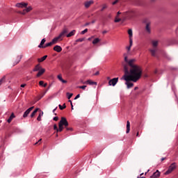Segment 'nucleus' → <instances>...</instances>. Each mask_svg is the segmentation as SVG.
Here are the masks:
<instances>
[{"instance_id": "nucleus-64", "label": "nucleus", "mask_w": 178, "mask_h": 178, "mask_svg": "<svg viewBox=\"0 0 178 178\" xmlns=\"http://www.w3.org/2000/svg\"><path fill=\"white\" fill-rule=\"evenodd\" d=\"M68 102H70V104H71V105H72V104H73V103L72 102V100H69Z\"/></svg>"}, {"instance_id": "nucleus-2", "label": "nucleus", "mask_w": 178, "mask_h": 178, "mask_svg": "<svg viewBox=\"0 0 178 178\" xmlns=\"http://www.w3.org/2000/svg\"><path fill=\"white\" fill-rule=\"evenodd\" d=\"M124 62H126V65H124V66H127L129 70H131V66L130 65V62H131V65L132 66H136V67H138V69H141V67L137 65H135L136 63V59H131L129 60V59L127 58V56L126 54H124Z\"/></svg>"}, {"instance_id": "nucleus-23", "label": "nucleus", "mask_w": 178, "mask_h": 178, "mask_svg": "<svg viewBox=\"0 0 178 178\" xmlns=\"http://www.w3.org/2000/svg\"><path fill=\"white\" fill-rule=\"evenodd\" d=\"M122 2H129V1H133V0H121ZM120 2V0H115L112 3V5H116V3H119Z\"/></svg>"}, {"instance_id": "nucleus-33", "label": "nucleus", "mask_w": 178, "mask_h": 178, "mask_svg": "<svg viewBox=\"0 0 178 178\" xmlns=\"http://www.w3.org/2000/svg\"><path fill=\"white\" fill-rule=\"evenodd\" d=\"M58 106H59L60 111H63V109H65L66 108V104H64L63 105V106H62V105L60 104V105H58Z\"/></svg>"}, {"instance_id": "nucleus-12", "label": "nucleus", "mask_w": 178, "mask_h": 178, "mask_svg": "<svg viewBox=\"0 0 178 178\" xmlns=\"http://www.w3.org/2000/svg\"><path fill=\"white\" fill-rule=\"evenodd\" d=\"M33 8L31 7H28L26 9L24 10L23 12L19 11L18 13L20 15H26V13H29L30 10H31Z\"/></svg>"}, {"instance_id": "nucleus-10", "label": "nucleus", "mask_w": 178, "mask_h": 178, "mask_svg": "<svg viewBox=\"0 0 178 178\" xmlns=\"http://www.w3.org/2000/svg\"><path fill=\"white\" fill-rule=\"evenodd\" d=\"M83 5L86 9H88V8L91 6V5H94V1L90 0V1H85Z\"/></svg>"}, {"instance_id": "nucleus-3", "label": "nucleus", "mask_w": 178, "mask_h": 178, "mask_svg": "<svg viewBox=\"0 0 178 178\" xmlns=\"http://www.w3.org/2000/svg\"><path fill=\"white\" fill-rule=\"evenodd\" d=\"M158 40L152 41V45L153 48L149 49L152 56H156V52H158Z\"/></svg>"}, {"instance_id": "nucleus-14", "label": "nucleus", "mask_w": 178, "mask_h": 178, "mask_svg": "<svg viewBox=\"0 0 178 178\" xmlns=\"http://www.w3.org/2000/svg\"><path fill=\"white\" fill-rule=\"evenodd\" d=\"M161 176V172L159 170H156L155 172L153 173V175L150 177V178H158Z\"/></svg>"}, {"instance_id": "nucleus-24", "label": "nucleus", "mask_w": 178, "mask_h": 178, "mask_svg": "<svg viewBox=\"0 0 178 178\" xmlns=\"http://www.w3.org/2000/svg\"><path fill=\"white\" fill-rule=\"evenodd\" d=\"M130 133V121L127 122V134Z\"/></svg>"}, {"instance_id": "nucleus-61", "label": "nucleus", "mask_w": 178, "mask_h": 178, "mask_svg": "<svg viewBox=\"0 0 178 178\" xmlns=\"http://www.w3.org/2000/svg\"><path fill=\"white\" fill-rule=\"evenodd\" d=\"M55 111H56V108L53 110V113H55Z\"/></svg>"}, {"instance_id": "nucleus-46", "label": "nucleus", "mask_w": 178, "mask_h": 178, "mask_svg": "<svg viewBox=\"0 0 178 178\" xmlns=\"http://www.w3.org/2000/svg\"><path fill=\"white\" fill-rule=\"evenodd\" d=\"M39 85H40V86H44V82H43V81H40L39 82Z\"/></svg>"}, {"instance_id": "nucleus-51", "label": "nucleus", "mask_w": 178, "mask_h": 178, "mask_svg": "<svg viewBox=\"0 0 178 178\" xmlns=\"http://www.w3.org/2000/svg\"><path fill=\"white\" fill-rule=\"evenodd\" d=\"M26 86V83L22 84V85H21V87H22V88H24V87H25Z\"/></svg>"}, {"instance_id": "nucleus-47", "label": "nucleus", "mask_w": 178, "mask_h": 178, "mask_svg": "<svg viewBox=\"0 0 178 178\" xmlns=\"http://www.w3.org/2000/svg\"><path fill=\"white\" fill-rule=\"evenodd\" d=\"M60 81H61V83H63L64 84H65L66 83H67V81L64 80V79L61 80Z\"/></svg>"}, {"instance_id": "nucleus-55", "label": "nucleus", "mask_w": 178, "mask_h": 178, "mask_svg": "<svg viewBox=\"0 0 178 178\" xmlns=\"http://www.w3.org/2000/svg\"><path fill=\"white\" fill-rule=\"evenodd\" d=\"M47 86H48L47 83H43V87H47Z\"/></svg>"}, {"instance_id": "nucleus-48", "label": "nucleus", "mask_w": 178, "mask_h": 178, "mask_svg": "<svg viewBox=\"0 0 178 178\" xmlns=\"http://www.w3.org/2000/svg\"><path fill=\"white\" fill-rule=\"evenodd\" d=\"M60 81H61V83H63L64 84H65L66 83H67V81L64 80V79L61 80Z\"/></svg>"}, {"instance_id": "nucleus-36", "label": "nucleus", "mask_w": 178, "mask_h": 178, "mask_svg": "<svg viewBox=\"0 0 178 178\" xmlns=\"http://www.w3.org/2000/svg\"><path fill=\"white\" fill-rule=\"evenodd\" d=\"M41 141H42V138H40L38 142H36L34 145H37L41 144Z\"/></svg>"}, {"instance_id": "nucleus-38", "label": "nucleus", "mask_w": 178, "mask_h": 178, "mask_svg": "<svg viewBox=\"0 0 178 178\" xmlns=\"http://www.w3.org/2000/svg\"><path fill=\"white\" fill-rule=\"evenodd\" d=\"M78 88H81V90H86V88H87V86H78Z\"/></svg>"}, {"instance_id": "nucleus-58", "label": "nucleus", "mask_w": 178, "mask_h": 178, "mask_svg": "<svg viewBox=\"0 0 178 178\" xmlns=\"http://www.w3.org/2000/svg\"><path fill=\"white\" fill-rule=\"evenodd\" d=\"M165 159H166V158H162L161 161L163 162V161H165Z\"/></svg>"}, {"instance_id": "nucleus-15", "label": "nucleus", "mask_w": 178, "mask_h": 178, "mask_svg": "<svg viewBox=\"0 0 178 178\" xmlns=\"http://www.w3.org/2000/svg\"><path fill=\"white\" fill-rule=\"evenodd\" d=\"M17 8H26L27 3H18L15 5Z\"/></svg>"}, {"instance_id": "nucleus-6", "label": "nucleus", "mask_w": 178, "mask_h": 178, "mask_svg": "<svg viewBox=\"0 0 178 178\" xmlns=\"http://www.w3.org/2000/svg\"><path fill=\"white\" fill-rule=\"evenodd\" d=\"M145 31L147 34H151V22L149 19H144Z\"/></svg>"}, {"instance_id": "nucleus-45", "label": "nucleus", "mask_w": 178, "mask_h": 178, "mask_svg": "<svg viewBox=\"0 0 178 178\" xmlns=\"http://www.w3.org/2000/svg\"><path fill=\"white\" fill-rule=\"evenodd\" d=\"M65 129H66V130L67 131H69L70 130L72 131V130H73V129L72 128H69V127H65Z\"/></svg>"}, {"instance_id": "nucleus-49", "label": "nucleus", "mask_w": 178, "mask_h": 178, "mask_svg": "<svg viewBox=\"0 0 178 178\" xmlns=\"http://www.w3.org/2000/svg\"><path fill=\"white\" fill-rule=\"evenodd\" d=\"M79 97H80V94L77 95L75 97L74 99H78V98H79Z\"/></svg>"}, {"instance_id": "nucleus-56", "label": "nucleus", "mask_w": 178, "mask_h": 178, "mask_svg": "<svg viewBox=\"0 0 178 178\" xmlns=\"http://www.w3.org/2000/svg\"><path fill=\"white\" fill-rule=\"evenodd\" d=\"M106 33H108V31H103V34H106Z\"/></svg>"}, {"instance_id": "nucleus-29", "label": "nucleus", "mask_w": 178, "mask_h": 178, "mask_svg": "<svg viewBox=\"0 0 178 178\" xmlns=\"http://www.w3.org/2000/svg\"><path fill=\"white\" fill-rule=\"evenodd\" d=\"M44 115V112H40L39 115L37 118V120H38V122H41V117Z\"/></svg>"}, {"instance_id": "nucleus-25", "label": "nucleus", "mask_w": 178, "mask_h": 178, "mask_svg": "<svg viewBox=\"0 0 178 178\" xmlns=\"http://www.w3.org/2000/svg\"><path fill=\"white\" fill-rule=\"evenodd\" d=\"M76 34V30H73L70 33H68L67 35V37L69 38V37H73V35H74Z\"/></svg>"}, {"instance_id": "nucleus-8", "label": "nucleus", "mask_w": 178, "mask_h": 178, "mask_svg": "<svg viewBox=\"0 0 178 178\" xmlns=\"http://www.w3.org/2000/svg\"><path fill=\"white\" fill-rule=\"evenodd\" d=\"M58 124L63 126H63H65V127H67V126H69V122H67V120H66V118L62 117Z\"/></svg>"}, {"instance_id": "nucleus-27", "label": "nucleus", "mask_w": 178, "mask_h": 178, "mask_svg": "<svg viewBox=\"0 0 178 178\" xmlns=\"http://www.w3.org/2000/svg\"><path fill=\"white\" fill-rule=\"evenodd\" d=\"M38 111H40V108L35 109L31 114V118H34V116H35V114L37 113V112H38Z\"/></svg>"}, {"instance_id": "nucleus-32", "label": "nucleus", "mask_w": 178, "mask_h": 178, "mask_svg": "<svg viewBox=\"0 0 178 178\" xmlns=\"http://www.w3.org/2000/svg\"><path fill=\"white\" fill-rule=\"evenodd\" d=\"M51 45H54L52 42H50L49 43H47L45 45H44L43 48H47V47H51Z\"/></svg>"}, {"instance_id": "nucleus-13", "label": "nucleus", "mask_w": 178, "mask_h": 178, "mask_svg": "<svg viewBox=\"0 0 178 178\" xmlns=\"http://www.w3.org/2000/svg\"><path fill=\"white\" fill-rule=\"evenodd\" d=\"M83 84H89V86H97V82L92 81L91 80H88L85 82H82Z\"/></svg>"}, {"instance_id": "nucleus-44", "label": "nucleus", "mask_w": 178, "mask_h": 178, "mask_svg": "<svg viewBox=\"0 0 178 178\" xmlns=\"http://www.w3.org/2000/svg\"><path fill=\"white\" fill-rule=\"evenodd\" d=\"M53 120H54L55 122H58V120H59V118H58V117H54V118H53Z\"/></svg>"}, {"instance_id": "nucleus-62", "label": "nucleus", "mask_w": 178, "mask_h": 178, "mask_svg": "<svg viewBox=\"0 0 178 178\" xmlns=\"http://www.w3.org/2000/svg\"><path fill=\"white\" fill-rule=\"evenodd\" d=\"M137 178H145V177H137Z\"/></svg>"}, {"instance_id": "nucleus-60", "label": "nucleus", "mask_w": 178, "mask_h": 178, "mask_svg": "<svg viewBox=\"0 0 178 178\" xmlns=\"http://www.w3.org/2000/svg\"><path fill=\"white\" fill-rule=\"evenodd\" d=\"M88 41H91L92 38H88Z\"/></svg>"}, {"instance_id": "nucleus-28", "label": "nucleus", "mask_w": 178, "mask_h": 178, "mask_svg": "<svg viewBox=\"0 0 178 178\" xmlns=\"http://www.w3.org/2000/svg\"><path fill=\"white\" fill-rule=\"evenodd\" d=\"M47 58H48V56H44L41 58H38V62H44V60H45V59H47Z\"/></svg>"}, {"instance_id": "nucleus-39", "label": "nucleus", "mask_w": 178, "mask_h": 178, "mask_svg": "<svg viewBox=\"0 0 178 178\" xmlns=\"http://www.w3.org/2000/svg\"><path fill=\"white\" fill-rule=\"evenodd\" d=\"M22 56H18L17 57V59L18 60L17 63H19V62H20V60H22Z\"/></svg>"}, {"instance_id": "nucleus-11", "label": "nucleus", "mask_w": 178, "mask_h": 178, "mask_svg": "<svg viewBox=\"0 0 178 178\" xmlns=\"http://www.w3.org/2000/svg\"><path fill=\"white\" fill-rule=\"evenodd\" d=\"M34 108V106H31L29 108H28L23 115V118H27V116H29V114L30 113V112L32 111L33 108Z\"/></svg>"}, {"instance_id": "nucleus-17", "label": "nucleus", "mask_w": 178, "mask_h": 178, "mask_svg": "<svg viewBox=\"0 0 178 178\" xmlns=\"http://www.w3.org/2000/svg\"><path fill=\"white\" fill-rule=\"evenodd\" d=\"M54 51H56V52H62V47L59 45H56L54 47Z\"/></svg>"}, {"instance_id": "nucleus-1", "label": "nucleus", "mask_w": 178, "mask_h": 178, "mask_svg": "<svg viewBox=\"0 0 178 178\" xmlns=\"http://www.w3.org/2000/svg\"><path fill=\"white\" fill-rule=\"evenodd\" d=\"M129 65L131 66V70H129L127 65H125L124 67V74L121 78V80L126 81L125 84L127 88H131L134 86V83L138 81L143 74V70L136 66H134L133 64H131V61L129 62ZM130 81H134V83Z\"/></svg>"}, {"instance_id": "nucleus-9", "label": "nucleus", "mask_w": 178, "mask_h": 178, "mask_svg": "<svg viewBox=\"0 0 178 178\" xmlns=\"http://www.w3.org/2000/svg\"><path fill=\"white\" fill-rule=\"evenodd\" d=\"M118 81H119V78L110 79L108 81V86H113V87H115V84H118Z\"/></svg>"}, {"instance_id": "nucleus-37", "label": "nucleus", "mask_w": 178, "mask_h": 178, "mask_svg": "<svg viewBox=\"0 0 178 178\" xmlns=\"http://www.w3.org/2000/svg\"><path fill=\"white\" fill-rule=\"evenodd\" d=\"M88 31V29H86L85 30H83V31H82L81 32V34L84 35V34H86V33H87Z\"/></svg>"}, {"instance_id": "nucleus-41", "label": "nucleus", "mask_w": 178, "mask_h": 178, "mask_svg": "<svg viewBox=\"0 0 178 178\" xmlns=\"http://www.w3.org/2000/svg\"><path fill=\"white\" fill-rule=\"evenodd\" d=\"M3 81H5V76H3L1 79H0V86L2 85V83H3Z\"/></svg>"}, {"instance_id": "nucleus-63", "label": "nucleus", "mask_w": 178, "mask_h": 178, "mask_svg": "<svg viewBox=\"0 0 178 178\" xmlns=\"http://www.w3.org/2000/svg\"><path fill=\"white\" fill-rule=\"evenodd\" d=\"M156 73H158V70L154 71V74H156Z\"/></svg>"}, {"instance_id": "nucleus-52", "label": "nucleus", "mask_w": 178, "mask_h": 178, "mask_svg": "<svg viewBox=\"0 0 178 178\" xmlns=\"http://www.w3.org/2000/svg\"><path fill=\"white\" fill-rule=\"evenodd\" d=\"M122 15V13L118 12V13H117V17H119V15Z\"/></svg>"}, {"instance_id": "nucleus-26", "label": "nucleus", "mask_w": 178, "mask_h": 178, "mask_svg": "<svg viewBox=\"0 0 178 178\" xmlns=\"http://www.w3.org/2000/svg\"><path fill=\"white\" fill-rule=\"evenodd\" d=\"M63 129H64V127L63 126L60 125V124H58V128L57 129L56 133H60V132L63 131Z\"/></svg>"}, {"instance_id": "nucleus-19", "label": "nucleus", "mask_w": 178, "mask_h": 178, "mask_svg": "<svg viewBox=\"0 0 178 178\" xmlns=\"http://www.w3.org/2000/svg\"><path fill=\"white\" fill-rule=\"evenodd\" d=\"M42 69V67H41V65H40V64H38L37 65H35V67L33 69V72H39L40 70Z\"/></svg>"}, {"instance_id": "nucleus-50", "label": "nucleus", "mask_w": 178, "mask_h": 178, "mask_svg": "<svg viewBox=\"0 0 178 178\" xmlns=\"http://www.w3.org/2000/svg\"><path fill=\"white\" fill-rule=\"evenodd\" d=\"M90 24H91V23L87 22V23L85 24V26H90Z\"/></svg>"}, {"instance_id": "nucleus-35", "label": "nucleus", "mask_w": 178, "mask_h": 178, "mask_svg": "<svg viewBox=\"0 0 178 178\" xmlns=\"http://www.w3.org/2000/svg\"><path fill=\"white\" fill-rule=\"evenodd\" d=\"M119 17H116L115 19V23H119V22H121L122 21V19L120 18H118Z\"/></svg>"}, {"instance_id": "nucleus-18", "label": "nucleus", "mask_w": 178, "mask_h": 178, "mask_svg": "<svg viewBox=\"0 0 178 178\" xmlns=\"http://www.w3.org/2000/svg\"><path fill=\"white\" fill-rule=\"evenodd\" d=\"M128 34L129 37V41H133V30L129 29Z\"/></svg>"}, {"instance_id": "nucleus-20", "label": "nucleus", "mask_w": 178, "mask_h": 178, "mask_svg": "<svg viewBox=\"0 0 178 178\" xmlns=\"http://www.w3.org/2000/svg\"><path fill=\"white\" fill-rule=\"evenodd\" d=\"M131 47H133V40H129V45L126 47V49H127L128 52H130L131 50Z\"/></svg>"}, {"instance_id": "nucleus-54", "label": "nucleus", "mask_w": 178, "mask_h": 178, "mask_svg": "<svg viewBox=\"0 0 178 178\" xmlns=\"http://www.w3.org/2000/svg\"><path fill=\"white\" fill-rule=\"evenodd\" d=\"M95 22H96L95 19L92 20V22H91V24H94V23H95Z\"/></svg>"}, {"instance_id": "nucleus-4", "label": "nucleus", "mask_w": 178, "mask_h": 178, "mask_svg": "<svg viewBox=\"0 0 178 178\" xmlns=\"http://www.w3.org/2000/svg\"><path fill=\"white\" fill-rule=\"evenodd\" d=\"M136 15L134 10H129L127 12L122 13L123 20H126V19H133V17Z\"/></svg>"}, {"instance_id": "nucleus-59", "label": "nucleus", "mask_w": 178, "mask_h": 178, "mask_svg": "<svg viewBox=\"0 0 178 178\" xmlns=\"http://www.w3.org/2000/svg\"><path fill=\"white\" fill-rule=\"evenodd\" d=\"M71 109H72V110L74 109L73 108V103H72V104H71Z\"/></svg>"}, {"instance_id": "nucleus-7", "label": "nucleus", "mask_w": 178, "mask_h": 178, "mask_svg": "<svg viewBox=\"0 0 178 178\" xmlns=\"http://www.w3.org/2000/svg\"><path fill=\"white\" fill-rule=\"evenodd\" d=\"M177 166H176V163H172L168 168V170L164 173V175H170V173H172V172H173V170H175V169H176Z\"/></svg>"}, {"instance_id": "nucleus-34", "label": "nucleus", "mask_w": 178, "mask_h": 178, "mask_svg": "<svg viewBox=\"0 0 178 178\" xmlns=\"http://www.w3.org/2000/svg\"><path fill=\"white\" fill-rule=\"evenodd\" d=\"M67 97L68 99H70V98H72L73 97V93L67 92Z\"/></svg>"}, {"instance_id": "nucleus-42", "label": "nucleus", "mask_w": 178, "mask_h": 178, "mask_svg": "<svg viewBox=\"0 0 178 178\" xmlns=\"http://www.w3.org/2000/svg\"><path fill=\"white\" fill-rule=\"evenodd\" d=\"M54 130H56V131H58V125H56V124L54 125Z\"/></svg>"}, {"instance_id": "nucleus-57", "label": "nucleus", "mask_w": 178, "mask_h": 178, "mask_svg": "<svg viewBox=\"0 0 178 178\" xmlns=\"http://www.w3.org/2000/svg\"><path fill=\"white\" fill-rule=\"evenodd\" d=\"M108 17L109 19H111V17H112V15H111V14H109L108 16Z\"/></svg>"}, {"instance_id": "nucleus-5", "label": "nucleus", "mask_w": 178, "mask_h": 178, "mask_svg": "<svg viewBox=\"0 0 178 178\" xmlns=\"http://www.w3.org/2000/svg\"><path fill=\"white\" fill-rule=\"evenodd\" d=\"M68 31H69L67 30V29H64L58 37L54 38L52 40L51 43L53 44V45H54V44H56L58 42V41H59V40H60L62 38V37H64L65 34H67Z\"/></svg>"}, {"instance_id": "nucleus-53", "label": "nucleus", "mask_w": 178, "mask_h": 178, "mask_svg": "<svg viewBox=\"0 0 178 178\" xmlns=\"http://www.w3.org/2000/svg\"><path fill=\"white\" fill-rule=\"evenodd\" d=\"M98 74H99V72H97L95 74V76H98Z\"/></svg>"}, {"instance_id": "nucleus-30", "label": "nucleus", "mask_w": 178, "mask_h": 178, "mask_svg": "<svg viewBox=\"0 0 178 178\" xmlns=\"http://www.w3.org/2000/svg\"><path fill=\"white\" fill-rule=\"evenodd\" d=\"M107 8H108V4L104 3L102 5V8L101 9V12H104V9H107Z\"/></svg>"}, {"instance_id": "nucleus-40", "label": "nucleus", "mask_w": 178, "mask_h": 178, "mask_svg": "<svg viewBox=\"0 0 178 178\" xmlns=\"http://www.w3.org/2000/svg\"><path fill=\"white\" fill-rule=\"evenodd\" d=\"M84 41V38H79L76 40V42H83Z\"/></svg>"}, {"instance_id": "nucleus-16", "label": "nucleus", "mask_w": 178, "mask_h": 178, "mask_svg": "<svg viewBox=\"0 0 178 178\" xmlns=\"http://www.w3.org/2000/svg\"><path fill=\"white\" fill-rule=\"evenodd\" d=\"M45 73V69L42 68L40 71H38L36 77H41Z\"/></svg>"}, {"instance_id": "nucleus-43", "label": "nucleus", "mask_w": 178, "mask_h": 178, "mask_svg": "<svg viewBox=\"0 0 178 178\" xmlns=\"http://www.w3.org/2000/svg\"><path fill=\"white\" fill-rule=\"evenodd\" d=\"M58 79L61 81L63 79L62 78V75H58Z\"/></svg>"}, {"instance_id": "nucleus-31", "label": "nucleus", "mask_w": 178, "mask_h": 178, "mask_svg": "<svg viewBox=\"0 0 178 178\" xmlns=\"http://www.w3.org/2000/svg\"><path fill=\"white\" fill-rule=\"evenodd\" d=\"M99 41H101V40H99V38H95L93 41H92V44L94 45H95V44H98V42H99Z\"/></svg>"}, {"instance_id": "nucleus-22", "label": "nucleus", "mask_w": 178, "mask_h": 178, "mask_svg": "<svg viewBox=\"0 0 178 178\" xmlns=\"http://www.w3.org/2000/svg\"><path fill=\"white\" fill-rule=\"evenodd\" d=\"M15 113H12L10 118L7 120L8 123H10L12 122V120H13V119H15Z\"/></svg>"}, {"instance_id": "nucleus-21", "label": "nucleus", "mask_w": 178, "mask_h": 178, "mask_svg": "<svg viewBox=\"0 0 178 178\" xmlns=\"http://www.w3.org/2000/svg\"><path fill=\"white\" fill-rule=\"evenodd\" d=\"M46 41L47 40H45V38H43L41 40L40 44L38 45V48H44V44H45Z\"/></svg>"}]
</instances>
